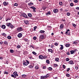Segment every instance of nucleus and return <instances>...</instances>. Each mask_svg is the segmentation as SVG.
<instances>
[{
    "label": "nucleus",
    "mask_w": 79,
    "mask_h": 79,
    "mask_svg": "<svg viewBox=\"0 0 79 79\" xmlns=\"http://www.w3.org/2000/svg\"><path fill=\"white\" fill-rule=\"evenodd\" d=\"M70 53L71 54H73L74 53V51L73 50H71L70 51Z\"/></svg>",
    "instance_id": "5701e85b"
},
{
    "label": "nucleus",
    "mask_w": 79,
    "mask_h": 79,
    "mask_svg": "<svg viewBox=\"0 0 79 79\" xmlns=\"http://www.w3.org/2000/svg\"><path fill=\"white\" fill-rule=\"evenodd\" d=\"M2 35H3V36H5L6 35V34L5 33H3L2 34Z\"/></svg>",
    "instance_id": "864d4df0"
},
{
    "label": "nucleus",
    "mask_w": 79,
    "mask_h": 79,
    "mask_svg": "<svg viewBox=\"0 0 79 79\" xmlns=\"http://www.w3.org/2000/svg\"><path fill=\"white\" fill-rule=\"evenodd\" d=\"M70 13H69V12H68L67 13V16H70Z\"/></svg>",
    "instance_id": "c03bdc74"
},
{
    "label": "nucleus",
    "mask_w": 79,
    "mask_h": 79,
    "mask_svg": "<svg viewBox=\"0 0 79 79\" xmlns=\"http://www.w3.org/2000/svg\"><path fill=\"white\" fill-rule=\"evenodd\" d=\"M11 76L12 77H14V78H15V79L16 77V76H15V75L13 74H12L11 75Z\"/></svg>",
    "instance_id": "aec40b11"
},
{
    "label": "nucleus",
    "mask_w": 79,
    "mask_h": 79,
    "mask_svg": "<svg viewBox=\"0 0 79 79\" xmlns=\"http://www.w3.org/2000/svg\"><path fill=\"white\" fill-rule=\"evenodd\" d=\"M70 45L69 44H66L65 45V46L66 47H69Z\"/></svg>",
    "instance_id": "412c9836"
},
{
    "label": "nucleus",
    "mask_w": 79,
    "mask_h": 79,
    "mask_svg": "<svg viewBox=\"0 0 79 79\" xmlns=\"http://www.w3.org/2000/svg\"><path fill=\"white\" fill-rule=\"evenodd\" d=\"M23 65L24 66H27V62H25V61H23Z\"/></svg>",
    "instance_id": "39448f33"
},
{
    "label": "nucleus",
    "mask_w": 79,
    "mask_h": 79,
    "mask_svg": "<svg viewBox=\"0 0 79 79\" xmlns=\"http://www.w3.org/2000/svg\"><path fill=\"white\" fill-rule=\"evenodd\" d=\"M17 48H21V46H20V45H18L17 46Z\"/></svg>",
    "instance_id": "2f4dec72"
},
{
    "label": "nucleus",
    "mask_w": 79,
    "mask_h": 79,
    "mask_svg": "<svg viewBox=\"0 0 79 79\" xmlns=\"http://www.w3.org/2000/svg\"><path fill=\"white\" fill-rule=\"evenodd\" d=\"M76 10H79V7H76Z\"/></svg>",
    "instance_id": "4d7b16f0"
},
{
    "label": "nucleus",
    "mask_w": 79,
    "mask_h": 79,
    "mask_svg": "<svg viewBox=\"0 0 79 79\" xmlns=\"http://www.w3.org/2000/svg\"><path fill=\"white\" fill-rule=\"evenodd\" d=\"M10 28H13L14 27V26L12 24H11L10 25Z\"/></svg>",
    "instance_id": "a211bd4d"
},
{
    "label": "nucleus",
    "mask_w": 79,
    "mask_h": 79,
    "mask_svg": "<svg viewBox=\"0 0 79 79\" xmlns=\"http://www.w3.org/2000/svg\"><path fill=\"white\" fill-rule=\"evenodd\" d=\"M74 2H75V3H77V2H78V1L77 0H75L74 1Z\"/></svg>",
    "instance_id": "603ef678"
},
{
    "label": "nucleus",
    "mask_w": 79,
    "mask_h": 79,
    "mask_svg": "<svg viewBox=\"0 0 79 79\" xmlns=\"http://www.w3.org/2000/svg\"><path fill=\"white\" fill-rule=\"evenodd\" d=\"M28 68H30V69L32 68H33V66L32 65H29L28 66Z\"/></svg>",
    "instance_id": "f704fd0d"
},
{
    "label": "nucleus",
    "mask_w": 79,
    "mask_h": 79,
    "mask_svg": "<svg viewBox=\"0 0 79 79\" xmlns=\"http://www.w3.org/2000/svg\"><path fill=\"white\" fill-rule=\"evenodd\" d=\"M8 2L6 1L4 2L3 4L4 6H6V5H8Z\"/></svg>",
    "instance_id": "20e7f679"
},
{
    "label": "nucleus",
    "mask_w": 79,
    "mask_h": 79,
    "mask_svg": "<svg viewBox=\"0 0 79 79\" xmlns=\"http://www.w3.org/2000/svg\"><path fill=\"white\" fill-rule=\"evenodd\" d=\"M69 60V59L68 58H66V61H68Z\"/></svg>",
    "instance_id": "e433bc0d"
},
{
    "label": "nucleus",
    "mask_w": 79,
    "mask_h": 79,
    "mask_svg": "<svg viewBox=\"0 0 79 79\" xmlns=\"http://www.w3.org/2000/svg\"><path fill=\"white\" fill-rule=\"evenodd\" d=\"M54 66L55 67H56L57 66L58 64H54Z\"/></svg>",
    "instance_id": "5fc2aeb1"
},
{
    "label": "nucleus",
    "mask_w": 79,
    "mask_h": 79,
    "mask_svg": "<svg viewBox=\"0 0 79 79\" xmlns=\"http://www.w3.org/2000/svg\"><path fill=\"white\" fill-rule=\"evenodd\" d=\"M59 4L60 5H63V3L62 2H60L59 3Z\"/></svg>",
    "instance_id": "c9c22d12"
},
{
    "label": "nucleus",
    "mask_w": 79,
    "mask_h": 79,
    "mask_svg": "<svg viewBox=\"0 0 79 79\" xmlns=\"http://www.w3.org/2000/svg\"><path fill=\"white\" fill-rule=\"evenodd\" d=\"M72 24L73 27H76V25L74 23H73Z\"/></svg>",
    "instance_id": "de8ad7c7"
},
{
    "label": "nucleus",
    "mask_w": 79,
    "mask_h": 79,
    "mask_svg": "<svg viewBox=\"0 0 79 79\" xmlns=\"http://www.w3.org/2000/svg\"><path fill=\"white\" fill-rule=\"evenodd\" d=\"M28 5H30V6H32V5H33V3H31L29 4H28Z\"/></svg>",
    "instance_id": "49530a36"
},
{
    "label": "nucleus",
    "mask_w": 79,
    "mask_h": 79,
    "mask_svg": "<svg viewBox=\"0 0 79 79\" xmlns=\"http://www.w3.org/2000/svg\"><path fill=\"white\" fill-rule=\"evenodd\" d=\"M75 68L76 69H78V67H75Z\"/></svg>",
    "instance_id": "774afa93"
},
{
    "label": "nucleus",
    "mask_w": 79,
    "mask_h": 79,
    "mask_svg": "<svg viewBox=\"0 0 79 79\" xmlns=\"http://www.w3.org/2000/svg\"><path fill=\"white\" fill-rule=\"evenodd\" d=\"M60 46H61L60 48V50H63V48L64 47H63V45H60Z\"/></svg>",
    "instance_id": "dca6fc26"
},
{
    "label": "nucleus",
    "mask_w": 79,
    "mask_h": 79,
    "mask_svg": "<svg viewBox=\"0 0 79 79\" xmlns=\"http://www.w3.org/2000/svg\"><path fill=\"white\" fill-rule=\"evenodd\" d=\"M33 39H34V40H36L37 39V37L35 36H34L33 37Z\"/></svg>",
    "instance_id": "a18cd8bd"
},
{
    "label": "nucleus",
    "mask_w": 79,
    "mask_h": 79,
    "mask_svg": "<svg viewBox=\"0 0 79 79\" xmlns=\"http://www.w3.org/2000/svg\"><path fill=\"white\" fill-rule=\"evenodd\" d=\"M46 62L48 63V64H50V61H49V60H46Z\"/></svg>",
    "instance_id": "c756f323"
},
{
    "label": "nucleus",
    "mask_w": 79,
    "mask_h": 79,
    "mask_svg": "<svg viewBox=\"0 0 79 79\" xmlns=\"http://www.w3.org/2000/svg\"><path fill=\"white\" fill-rule=\"evenodd\" d=\"M37 28V26H35L34 28V31H35V30Z\"/></svg>",
    "instance_id": "b1692460"
},
{
    "label": "nucleus",
    "mask_w": 79,
    "mask_h": 79,
    "mask_svg": "<svg viewBox=\"0 0 79 79\" xmlns=\"http://www.w3.org/2000/svg\"><path fill=\"white\" fill-rule=\"evenodd\" d=\"M35 68L36 69H39V67H38V66H36L35 67Z\"/></svg>",
    "instance_id": "72a5a7b5"
},
{
    "label": "nucleus",
    "mask_w": 79,
    "mask_h": 79,
    "mask_svg": "<svg viewBox=\"0 0 79 79\" xmlns=\"http://www.w3.org/2000/svg\"><path fill=\"white\" fill-rule=\"evenodd\" d=\"M73 44L75 45H76L77 44V42L76 41H74L73 42Z\"/></svg>",
    "instance_id": "cd10ccee"
},
{
    "label": "nucleus",
    "mask_w": 79,
    "mask_h": 79,
    "mask_svg": "<svg viewBox=\"0 0 79 79\" xmlns=\"http://www.w3.org/2000/svg\"><path fill=\"white\" fill-rule=\"evenodd\" d=\"M2 27L3 29H5L6 28V26H5L4 25H3L2 26Z\"/></svg>",
    "instance_id": "4468645a"
},
{
    "label": "nucleus",
    "mask_w": 79,
    "mask_h": 79,
    "mask_svg": "<svg viewBox=\"0 0 79 79\" xmlns=\"http://www.w3.org/2000/svg\"><path fill=\"white\" fill-rule=\"evenodd\" d=\"M39 58L41 60H43L44 59V56L42 55H40L39 56Z\"/></svg>",
    "instance_id": "0eeeda50"
},
{
    "label": "nucleus",
    "mask_w": 79,
    "mask_h": 79,
    "mask_svg": "<svg viewBox=\"0 0 79 79\" xmlns=\"http://www.w3.org/2000/svg\"><path fill=\"white\" fill-rule=\"evenodd\" d=\"M22 36H23V35L21 33H19V35H18V37H19V38H21V37Z\"/></svg>",
    "instance_id": "423d86ee"
},
{
    "label": "nucleus",
    "mask_w": 79,
    "mask_h": 79,
    "mask_svg": "<svg viewBox=\"0 0 79 79\" xmlns=\"http://www.w3.org/2000/svg\"><path fill=\"white\" fill-rule=\"evenodd\" d=\"M14 74L15 76H16V77L17 76H18V74L17 72H14Z\"/></svg>",
    "instance_id": "9b49d317"
},
{
    "label": "nucleus",
    "mask_w": 79,
    "mask_h": 79,
    "mask_svg": "<svg viewBox=\"0 0 79 79\" xmlns=\"http://www.w3.org/2000/svg\"><path fill=\"white\" fill-rule=\"evenodd\" d=\"M54 45H55L56 46H57L58 44L57 43H55Z\"/></svg>",
    "instance_id": "6e6d98bb"
},
{
    "label": "nucleus",
    "mask_w": 79,
    "mask_h": 79,
    "mask_svg": "<svg viewBox=\"0 0 79 79\" xmlns=\"http://www.w3.org/2000/svg\"><path fill=\"white\" fill-rule=\"evenodd\" d=\"M40 32L41 34H42L43 33H44V32H45V31L44 30H41L40 31Z\"/></svg>",
    "instance_id": "6ab92c4d"
},
{
    "label": "nucleus",
    "mask_w": 79,
    "mask_h": 79,
    "mask_svg": "<svg viewBox=\"0 0 79 79\" xmlns=\"http://www.w3.org/2000/svg\"><path fill=\"white\" fill-rule=\"evenodd\" d=\"M70 5L71 6H73V3H71L70 4Z\"/></svg>",
    "instance_id": "8fccbe9b"
},
{
    "label": "nucleus",
    "mask_w": 79,
    "mask_h": 79,
    "mask_svg": "<svg viewBox=\"0 0 79 79\" xmlns=\"http://www.w3.org/2000/svg\"><path fill=\"white\" fill-rule=\"evenodd\" d=\"M69 70H70V69L69 68H68L67 69L66 71H67V72H68Z\"/></svg>",
    "instance_id": "3c124183"
},
{
    "label": "nucleus",
    "mask_w": 79,
    "mask_h": 79,
    "mask_svg": "<svg viewBox=\"0 0 79 79\" xmlns=\"http://www.w3.org/2000/svg\"><path fill=\"white\" fill-rule=\"evenodd\" d=\"M48 52H51V53H53V50L51 49H48Z\"/></svg>",
    "instance_id": "f8f14e48"
},
{
    "label": "nucleus",
    "mask_w": 79,
    "mask_h": 79,
    "mask_svg": "<svg viewBox=\"0 0 79 79\" xmlns=\"http://www.w3.org/2000/svg\"><path fill=\"white\" fill-rule=\"evenodd\" d=\"M24 40L25 42H27V39H24Z\"/></svg>",
    "instance_id": "0e129e2a"
},
{
    "label": "nucleus",
    "mask_w": 79,
    "mask_h": 79,
    "mask_svg": "<svg viewBox=\"0 0 79 79\" xmlns=\"http://www.w3.org/2000/svg\"><path fill=\"white\" fill-rule=\"evenodd\" d=\"M10 23H6V25L7 26H8V27H9V26H10V25L11 24Z\"/></svg>",
    "instance_id": "1a4fd4ad"
},
{
    "label": "nucleus",
    "mask_w": 79,
    "mask_h": 79,
    "mask_svg": "<svg viewBox=\"0 0 79 79\" xmlns=\"http://www.w3.org/2000/svg\"><path fill=\"white\" fill-rule=\"evenodd\" d=\"M66 75L67 77H70V75L69 74H66Z\"/></svg>",
    "instance_id": "473e14b6"
},
{
    "label": "nucleus",
    "mask_w": 79,
    "mask_h": 79,
    "mask_svg": "<svg viewBox=\"0 0 79 79\" xmlns=\"http://www.w3.org/2000/svg\"><path fill=\"white\" fill-rule=\"evenodd\" d=\"M31 8H32V9H33V10H36V8H35V7H34V6H32V7H31Z\"/></svg>",
    "instance_id": "7c9ffc66"
},
{
    "label": "nucleus",
    "mask_w": 79,
    "mask_h": 79,
    "mask_svg": "<svg viewBox=\"0 0 79 79\" xmlns=\"http://www.w3.org/2000/svg\"><path fill=\"white\" fill-rule=\"evenodd\" d=\"M18 5V4H17V3H15V4H14V6H17Z\"/></svg>",
    "instance_id": "79ce46f5"
},
{
    "label": "nucleus",
    "mask_w": 79,
    "mask_h": 79,
    "mask_svg": "<svg viewBox=\"0 0 79 79\" xmlns=\"http://www.w3.org/2000/svg\"><path fill=\"white\" fill-rule=\"evenodd\" d=\"M24 23L26 24H29V21L27 20H25L24 22Z\"/></svg>",
    "instance_id": "9d476101"
},
{
    "label": "nucleus",
    "mask_w": 79,
    "mask_h": 79,
    "mask_svg": "<svg viewBox=\"0 0 79 79\" xmlns=\"http://www.w3.org/2000/svg\"><path fill=\"white\" fill-rule=\"evenodd\" d=\"M48 15H50L51 14V13L50 12H48L47 13Z\"/></svg>",
    "instance_id": "680f3d73"
},
{
    "label": "nucleus",
    "mask_w": 79,
    "mask_h": 79,
    "mask_svg": "<svg viewBox=\"0 0 79 79\" xmlns=\"http://www.w3.org/2000/svg\"><path fill=\"white\" fill-rule=\"evenodd\" d=\"M17 30L19 32H20V31H22L23 30V28L21 27H18L17 28Z\"/></svg>",
    "instance_id": "f03ea898"
},
{
    "label": "nucleus",
    "mask_w": 79,
    "mask_h": 79,
    "mask_svg": "<svg viewBox=\"0 0 79 79\" xmlns=\"http://www.w3.org/2000/svg\"><path fill=\"white\" fill-rule=\"evenodd\" d=\"M3 57H0V60H3Z\"/></svg>",
    "instance_id": "13d9d810"
},
{
    "label": "nucleus",
    "mask_w": 79,
    "mask_h": 79,
    "mask_svg": "<svg viewBox=\"0 0 79 79\" xmlns=\"http://www.w3.org/2000/svg\"><path fill=\"white\" fill-rule=\"evenodd\" d=\"M49 76H50V75L48 74H47L46 75L41 76V79H45L48 77H49Z\"/></svg>",
    "instance_id": "f257e3e1"
},
{
    "label": "nucleus",
    "mask_w": 79,
    "mask_h": 79,
    "mask_svg": "<svg viewBox=\"0 0 79 79\" xmlns=\"http://www.w3.org/2000/svg\"><path fill=\"white\" fill-rule=\"evenodd\" d=\"M66 53L67 55H70V54H69V52H67Z\"/></svg>",
    "instance_id": "bf43d9fd"
},
{
    "label": "nucleus",
    "mask_w": 79,
    "mask_h": 79,
    "mask_svg": "<svg viewBox=\"0 0 79 79\" xmlns=\"http://www.w3.org/2000/svg\"><path fill=\"white\" fill-rule=\"evenodd\" d=\"M48 69L49 70L51 71V70H52V68L51 67H49Z\"/></svg>",
    "instance_id": "37998d69"
},
{
    "label": "nucleus",
    "mask_w": 79,
    "mask_h": 79,
    "mask_svg": "<svg viewBox=\"0 0 79 79\" xmlns=\"http://www.w3.org/2000/svg\"><path fill=\"white\" fill-rule=\"evenodd\" d=\"M26 61H27V63H28V64H29V61H28L27 60H26Z\"/></svg>",
    "instance_id": "052dcab7"
},
{
    "label": "nucleus",
    "mask_w": 79,
    "mask_h": 79,
    "mask_svg": "<svg viewBox=\"0 0 79 79\" xmlns=\"http://www.w3.org/2000/svg\"><path fill=\"white\" fill-rule=\"evenodd\" d=\"M58 11V10L57 9H55L53 10V12L54 13H57Z\"/></svg>",
    "instance_id": "6e6552de"
},
{
    "label": "nucleus",
    "mask_w": 79,
    "mask_h": 79,
    "mask_svg": "<svg viewBox=\"0 0 79 79\" xmlns=\"http://www.w3.org/2000/svg\"><path fill=\"white\" fill-rule=\"evenodd\" d=\"M32 53H33V55H37V53H36L34 51L32 52Z\"/></svg>",
    "instance_id": "c85d7f7f"
},
{
    "label": "nucleus",
    "mask_w": 79,
    "mask_h": 79,
    "mask_svg": "<svg viewBox=\"0 0 79 79\" xmlns=\"http://www.w3.org/2000/svg\"><path fill=\"white\" fill-rule=\"evenodd\" d=\"M22 77H26V75H23L22 76Z\"/></svg>",
    "instance_id": "58836bf2"
},
{
    "label": "nucleus",
    "mask_w": 79,
    "mask_h": 79,
    "mask_svg": "<svg viewBox=\"0 0 79 79\" xmlns=\"http://www.w3.org/2000/svg\"><path fill=\"white\" fill-rule=\"evenodd\" d=\"M7 39H11V36H7Z\"/></svg>",
    "instance_id": "bb28decb"
},
{
    "label": "nucleus",
    "mask_w": 79,
    "mask_h": 79,
    "mask_svg": "<svg viewBox=\"0 0 79 79\" xmlns=\"http://www.w3.org/2000/svg\"><path fill=\"white\" fill-rule=\"evenodd\" d=\"M63 67L64 69L65 68V65H63Z\"/></svg>",
    "instance_id": "338daca9"
},
{
    "label": "nucleus",
    "mask_w": 79,
    "mask_h": 79,
    "mask_svg": "<svg viewBox=\"0 0 79 79\" xmlns=\"http://www.w3.org/2000/svg\"><path fill=\"white\" fill-rule=\"evenodd\" d=\"M43 69H46V66H44L43 67Z\"/></svg>",
    "instance_id": "e2e57ef3"
},
{
    "label": "nucleus",
    "mask_w": 79,
    "mask_h": 79,
    "mask_svg": "<svg viewBox=\"0 0 79 79\" xmlns=\"http://www.w3.org/2000/svg\"><path fill=\"white\" fill-rule=\"evenodd\" d=\"M64 27V25L63 24H61L60 26V28H63Z\"/></svg>",
    "instance_id": "393cba45"
},
{
    "label": "nucleus",
    "mask_w": 79,
    "mask_h": 79,
    "mask_svg": "<svg viewBox=\"0 0 79 79\" xmlns=\"http://www.w3.org/2000/svg\"><path fill=\"white\" fill-rule=\"evenodd\" d=\"M69 64H73V60H70L69 61Z\"/></svg>",
    "instance_id": "2eb2a0df"
},
{
    "label": "nucleus",
    "mask_w": 79,
    "mask_h": 79,
    "mask_svg": "<svg viewBox=\"0 0 79 79\" xmlns=\"http://www.w3.org/2000/svg\"><path fill=\"white\" fill-rule=\"evenodd\" d=\"M0 44L1 45H2L3 44V42H0Z\"/></svg>",
    "instance_id": "69168bd1"
},
{
    "label": "nucleus",
    "mask_w": 79,
    "mask_h": 79,
    "mask_svg": "<svg viewBox=\"0 0 79 79\" xmlns=\"http://www.w3.org/2000/svg\"><path fill=\"white\" fill-rule=\"evenodd\" d=\"M45 37V36H44V35H41L40 37V38L41 39H44Z\"/></svg>",
    "instance_id": "ddd939ff"
},
{
    "label": "nucleus",
    "mask_w": 79,
    "mask_h": 79,
    "mask_svg": "<svg viewBox=\"0 0 79 79\" xmlns=\"http://www.w3.org/2000/svg\"><path fill=\"white\" fill-rule=\"evenodd\" d=\"M58 60H59V58H56L55 59V61H58Z\"/></svg>",
    "instance_id": "ea45409f"
},
{
    "label": "nucleus",
    "mask_w": 79,
    "mask_h": 79,
    "mask_svg": "<svg viewBox=\"0 0 79 79\" xmlns=\"http://www.w3.org/2000/svg\"><path fill=\"white\" fill-rule=\"evenodd\" d=\"M46 58H47V56H43V59H45Z\"/></svg>",
    "instance_id": "09e8293b"
},
{
    "label": "nucleus",
    "mask_w": 79,
    "mask_h": 79,
    "mask_svg": "<svg viewBox=\"0 0 79 79\" xmlns=\"http://www.w3.org/2000/svg\"><path fill=\"white\" fill-rule=\"evenodd\" d=\"M55 47V46H54V45H53V44H52L50 46L51 48H53V47Z\"/></svg>",
    "instance_id": "a19ab883"
},
{
    "label": "nucleus",
    "mask_w": 79,
    "mask_h": 79,
    "mask_svg": "<svg viewBox=\"0 0 79 79\" xmlns=\"http://www.w3.org/2000/svg\"><path fill=\"white\" fill-rule=\"evenodd\" d=\"M21 15L22 16L24 17V18H27V15H26V14H25V13H22L21 14Z\"/></svg>",
    "instance_id": "7ed1b4c3"
},
{
    "label": "nucleus",
    "mask_w": 79,
    "mask_h": 79,
    "mask_svg": "<svg viewBox=\"0 0 79 79\" xmlns=\"http://www.w3.org/2000/svg\"><path fill=\"white\" fill-rule=\"evenodd\" d=\"M4 44L5 45H7L8 44V42H7L6 41H5L4 42Z\"/></svg>",
    "instance_id": "4be33fe9"
},
{
    "label": "nucleus",
    "mask_w": 79,
    "mask_h": 79,
    "mask_svg": "<svg viewBox=\"0 0 79 79\" xmlns=\"http://www.w3.org/2000/svg\"><path fill=\"white\" fill-rule=\"evenodd\" d=\"M4 74H8V72H7L5 71L4 72Z\"/></svg>",
    "instance_id": "4c0bfd02"
},
{
    "label": "nucleus",
    "mask_w": 79,
    "mask_h": 79,
    "mask_svg": "<svg viewBox=\"0 0 79 79\" xmlns=\"http://www.w3.org/2000/svg\"><path fill=\"white\" fill-rule=\"evenodd\" d=\"M28 17H32V14L31 13H28Z\"/></svg>",
    "instance_id": "f3484780"
},
{
    "label": "nucleus",
    "mask_w": 79,
    "mask_h": 79,
    "mask_svg": "<svg viewBox=\"0 0 79 79\" xmlns=\"http://www.w3.org/2000/svg\"><path fill=\"white\" fill-rule=\"evenodd\" d=\"M10 52L11 53H13V52H14V50H13V49H10Z\"/></svg>",
    "instance_id": "a878e982"
}]
</instances>
